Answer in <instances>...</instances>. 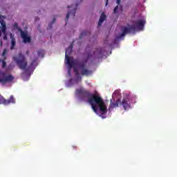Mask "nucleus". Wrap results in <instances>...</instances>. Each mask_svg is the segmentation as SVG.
<instances>
[{
	"mask_svg": "<svg viewBox=\"0 0 177 177\" xmlns=\"http://www.w3.org/2000/svg\"><path fill=\"white\" fill-rule=\"evenodd\" d=\"M84 55L86 57L83 62L79 64V68L81 71L82 75H91V74H92V71L85 68L86 67V64L88 60H91V59L95 60V59H101L103 57L102 48H98L96 50L92 51L91 48L86 47Z\"/></svg>",
	"mask_w": 177,
	"mask_h": 177,
	"instance_id": "1",
	"label": "nucleus"
},
{
	"mask_svg": "<svg viewBox=\"0 0 177 177\" xmlns=\"http://www.w3.org/2000/svg\"><path fill=\"white\" fill-rule=\"evenodd\" d=\"M88 103L91 104L94 113H97V109H99L101 114H106L108 111L107 106L100 95L91 94V97L88 99Z\"/></svg>",
	"mask_w": 177,
	"mask_h": 177,
	"instance_id": "2",
	"label": "nucleus"
},
{
	"mask_svg": "<svg viewBox=\"0 0 177 177\" xmlns=\"http://www.w3.org/2000/svg\"><path fill=\"white\" fill-rule=\"evenodd\" d=\"M12 59L20 70H26V68H27L28 62H27L26 55H24L23 53H19L17 55L13 57Z\"/></svg>",
	"mask_w": 177,
	"mask_h": 177,
	"instance_id": "3",
	"label": "nucleus"
},
{
	"mask_svg": "<svg viewBox=\"0 0 177 177\" xmlns=\"http://www.w3.org/2000/svg\"><path fill=\"white\" fill-rule=\"evenodd\" d=\"M122 106L124 110H127L128 107H129V99L128 97L123 98L122 101L121 102V100L118 99L116 100V102L114 103L113 102V100H110V105L109 107V111H111L115 107H118V106Z\"/></svg>",
	"mask_w": 177,
	"mask_h": 177,
	"instance_id": "4",
	"label": "nucleus"
},
{
	"mask_svg": "<svg viewBox=\"0 0 177 177\" xmlns=\"http://www.w3.org/2000/svg\"><path fill=\"white\" fill-rule=\"evenodd\" d=\"M75 95L78 96V97L82 102H89V99H91L92 96V93L89 92V91H86L84 88H80L75 91Z\"/></svg>",
	"mask_w": 177,
	"mask_h": 177,
	"instance_id": "5",
	"label": "nucleus"
},
{
	"mask_svg": "<svg viewBox=\"0 0 177 177\" xmlns=\"http://www.w3.org/2000/svg\"><path fill=\"white\" fill-rule=\"evenodd\" d=\"M71 52H73V44H71L70 46L68 48H66V53H65L66 64H68L70 68H73V67H74L75 66H77V62L73 60V57H71L70 56H68L71 55Z\"/></svg>",
	"mask_w": 177,
	"mask_h": 177,
	"instance_id": "6",
	"label": "nucleus"
},
{
	"mask_svg": "<svg viewBox=\"0 0 177 177\" xmlns=\"http://www.w3.org/2000/svg\"><path fill=\"white\" fill-rule=\"evenodd\" d=\"M13 80H15V77L12 75L8 74L6 72H0L1 84H8V82H12Z\"/></svg>",
	"mask_w": 177,
	"mask_h": 177,
	"instance_id": "7",
	"label": "nucleus"
},
{
	"mask_svg": "<svg viewBox=\"0 0 177 177\" xmlns=\"http://www.w3.org/2000/svg\"><path fill=\"white\" fill-rule=\"evenodd\" d=\"M135 26L131 25L129 27L123 26L122 27V33L119 35L118 37V39L124 38V36L127 35V34H131V32H133L135 34Z\"/></svg>",
	"mask_w": 177,
	"mask_h": 177,
	"instance_id": "8",
	"label": "nucleus"
},
{
	"mask_svg": "<svg viewBox=\"0 0 177 177\" xmlns=\"http://www.w3.org/2000/svg\"><path fill=\"white\" fill-rule=\"evenodd\" d=\"M133 23V25H131V26H135V28H136L135 32L142 31L143 30V28H145L146 21H145L144 19H138V20L134 21Z\"/></svg>",
	"mask_w": 177,
	"mask_h": 177,
	"instance_id": "9",
	"label": "nucleus"
},
{
	"mask_svg": "<svg viewBox=\"0 0 177 177\" xmlns=\"http://www.w3.org/2000/svg\"><path fill=\"white\" fill-rule=\"evenodd\" d=\"M21 34V37L23 39L24 44H30L31 42V37L28 36V32H24L21 29H19Z\"/></svg>",
	"mask_w": 177,
	"mask_h": 177,
	"instance_id": "10",
	"label": "nucleus"
},
{
	"mask_svg": "<svg viewBox=\"0 0 177 177\" xmlns=\"http://www.w3.org/2000/svg\"><path fill=\"white\" fill-rule=\"evenodd\" d=\"M11 103H16V100H15V97H13V95H11L10 99L5 100V98L0 95V104L8 105L11 104Z\"/></svg>",
	"mask_w": 177,
	"mask_h": 177,
	"instance_id": "11",
	"label": "nucleus"
},
{
	"mask_svg": "<svg viewBox=\"0 0 177 177\" xmlns=\"http://www.w3.org/2000/svg\"><path fill=\"white\" fill-rule=\"evenodd\" d=\"M77 6H78V4H76L75 8H73L71 11H69L66 14V19H65L66 23L68 21V19L70 18V16H72V17H74L75 16V12L77 10Z\"/></svg>",
	"mask_w": 177,
	"mask_h": 177,
	"instance_id": "12",
	"label": "nucleus"
},
{
	"mask_svg": "<svg viewBox=\"0 0 177 177\" xmlns=\"http://www.w3.org/2000/svg\"><path fill=\"white\" fill-rule=\"evenodd\" d=\"M104 20H106V15H104V12H102L101 14V16H100L99 21H98L99 27H100V26H102V24H103V22L104 21Z\"/></svg>",
	"mask_w": 177,
	"mask_h": 177,
	"instance_id": "13",
	"label": "nucleus"
},
{
	"mask_svg": "<svg viewBox=\"0 0 177 177\" xmlns=\"http://www.w3.org/2000/svg\"><path fill=\"white\" fill-rule=\"evenodd\" d=\"M0 24L1 26V31L5 34L6 32V24L3 19H0Z\"/></svg>",
	"mask_w": 177,
	"mask_h": 177,
	"instance_id": "14",
	"label": "nucleus"
},
{
	"mask_svg": "<svg viewBox=\"0 0 177 177\" xmlns=\"http://www.w3.org/2000/svg\"><path fill=\"white\" fill-rule=\"evenodd\" d=\"M15 46H16V39H15L13 37H11L10 50H13V49H15Z\"/></svg>",
	"mask_w": 177,
	"mask_h": 177,
	"instance_id": "15",
	"label": "nucleus"
},
{
	"mask_svg": "<svg viewBox=\"0 0 177 177\" xmlns=\"http://www.w3.org/2000/svg\"><path fill=\"white\" fill-rule=\"evenodd\" d=\"M85 35H91V31H88V30H84V31H83V32L80 34V37H79L80 39H82V38H83L84 36H85Z\"/></svg>",
	"mask_w": 177,
	"mask_h": 177,
	"instance_id": "16",
	"label": "nucleus"
},
{
	"mask_svg": "<svg viewBox=\"0 0 177 177\" xmlns=\"http://www.w3.org/2000/svg\"><path fill=\"white\" fill-rule=\"evenodd\" d=\"M37 55H38L39 57H44V56H45V50H39L37 51Z\"/></svg>",
	"mask_w": 177,
	"mask_h": 177,
	"instance_id": "17",
	"label": "nucleus"
},
{
	"mask_svg": "<svg viewBox=\"0 0 177 177\" xmlns=\"http://www.w3.org/2000/svg\"><path fill=\"white\" fill-rule=\"evenodd\" d=\"M0 62H2V68H5V67H6V62H5V60H2V59H1Z\"/></svg>",
	"mask_w": 177,
	"mask_h": 177,
	"instance_id": "18",
	"label": "nucleus"
},
{
	"mask_svg": "<svg viewBox=\"0 0 177 177\" xmlns=\"http://www.w3.org/2000/svg\"><path fill=\"white\" fill-rule=\"evenodd\" d=\"M56 21V18H53V21L50 24H49L48 27L49 28H52V24H54V23Z\"/></svg>",
	"mask_w": 177,
	"mask_h": 177,
	"instance_id": "19",
	"label": "nucleus"
},
{
	"mask_svg": "<svg viewBox=\"0 0 177 177\" xmlns=\"http://www.w3.org/2000/svg\"><path fill=\"white\" fill-rule=\"evenodd\" d=\"M13 27H14V28H17V30H18V31H19V29H20V28H19V25L17 24V23L14 24Z\"/></svg>",
	"mask_w": 177,
	"mask_h": 177,
	"instance_id": "20",
	"label": "nucleus"
},
{
	"mask_svg": "<svg viewBox=\"0 0 177 177\" xmlns=\"http://www.w3.org/2000/svg\"><path fill=\"white\" fill-rule=\"evenodd\" d=\"M73 71H74L75 75H78V74H80V73H78V69H77V68H74Z\"/></svg>",
	"mask_w": 177,
	"mask_h": 177,
	"instance_id": "21",
	"label": "nucleus"
},
{
	"mask_svg": "<svg viewBox=\"0 0 177 177\" xmlns=\"http://www.w3.org/2000/svg\"><path fill=\"white\" fill-rule=\"evenodd\" d=\"M118 10V6H116L113 10V13H117Z\"/></svg>",
	"mask_w": 177,
	"mask_h": 177,
	"instance_id": "22",
	"label": "nucleus"
},
{
	"mask_svg": "<svg viewBox=\"0 0 177 177\" xmlns=\"http://www.w3.org/2000/svg\"><path fill=\"white\" fill-rule=\"evenodd\" d=\"M117 93H119V91H115L114 93H113V96L117 95Z\"/></svg>",
	"mask_w": 177,
	"mask_h": 177,
	"instance_id": "23",
	"label": "nucleus"
},
{
	"mask_svg": "<svg viewBox=\"0 0 177 177\" xmlns=\"http://www.w3.org/2000/svg\"><path fill=\"white\" fill-rule=\"evenodd\" d=\"M6 49H4L2 53L3 56H5V55H6Z\"/></svg>",
	"mask_w": 177,
	"mask_h": 177,
	"instance_id": "24",
	"label": "nucleus"
},
{
	"mask_svg": "<svg viewBox=\"0 0 177 177\" xmlns=\"http://www.w3.org/2000/svg\"><path fill=\"white\" fill-rule=\"evenodd\" d=\"M3 39H4L5 41H6V39H8V36H6V35H5L3 37Z\"/></svg>",
	"mask_w": 177,
	"mask_h": 177,
	"instance_id": "25",
	"label": "nucleus"
},
{
	"mask_svg": "<svg viewBox=\"0 0 177 177\" xmlns=\"http://www.w3.org/2000/svg\"><path fill=\"white\" fill-rule=\"evenodd\" d=\"M117 3L118 5H120V3H121V0H117Z\"/></svg>",
	"mask_w": 177,
	"mask_h": 177,
	"instance_id": "26",
	"label": "nucleus"
},
{
	"mask_svg": "<svg viewBox=\"0 0 177 177\" xmlns=\"http://www.w3.org/2000/svg\"><path fill=\"white\" fill-rule=\"evenodd\" d=\"M35 62H37V61H33V62L30 64V67H32V66H33V64H34V63H35Z\"/></svg>",
	"mask_w": 177,
	"mask_h": 177,
	"instance_id": "27",
	"label": "nucleus"
},
{
	"mask_svg": "<svg viewBox=\"0 0 177 177\" xmlns=\"http://www.w3.org/2000/svg\"><path fill=\"white\" fill-rule=\"evenodd\" d=\"M26 55H30V51L29 50L26 51Z\"/></svg>",
	"mask_w": 177,
	"mask_h": 177,
	"instance_id": "28",
	"label": "nucleus"
},
{
	"mask_svg": "<svg viewBox=\"0 0 177 177\" xmlns=\"http://www.w3.org/2000/svg\"><path fill=\"white\" fill-rule=\"evenodd\" d=\"M108 4H109V0H106V6H107Z\"/></svg>",
	"mask_w": 177,
	"mask_h": 177,
	"instance_id": "29",
	"label": "nucleus"
},
{
	"mask_svg": "<svg viewBox=\"0 0 177 177\" xmlns=\"http://www.w3.org/2000/svg\"><path fill=\"white\" fill-rule=\"evenodd\" d=\"M72 148L74 149H77V147H75V146H73Z\"/></svg>",
	"mask_w": 177,
	"mask_h": 177,
	"instance_id": "30",
	"label": "nucleus"
},
{
	"mask_svg": "<svg viewBox=\"0 0 177 177\" xmlns=\"http://www.w3.org/2000/svg\"><path fill=\"white\" fill-rule=\"evenodd\" d=\"M73 8V5H72L71 6H68V8Z\"/></svg>",
	"mask_w": 177,
	"mask_h": 177,
	"instance_id": "31",
	"label": "nucleus"
},
{
	"mask_svg": "<svg viewBox=\"0 0 177 177\" xmlns=\"http://www.w3.org/2000/svg\"><path fill=\"white\" fill-rule=\"evenodd\" d=\"M1 35H2V32H1V30H0V37H1Z\"/></svg>",
	"mask_w": 177,
	"mask_h": 177,
	"instance_id": "32",
	"label": "nucleus"
},
{
	"mask_svg": "<svg viewBox=\"0 0 177 177\" xmlns=\"http://www.w3.org/2000/svg\"><path fill=\"white\" fill-rule=\"evenodd\" d=\"M38 19V20H39V19L38 18V17H37L36 19H35V20H37Z\"/></svg>",
	"mask_w": 177,
	"mask_h": 177,
	"instance_id": "33",
	"label": "nucleus"
},
{
	"mask_svg": "<svg viewBox=\"0 0 177 177\" xmlns=\"http://www.w3.org/2000/svg\"><path fill=\"white\" fill-rule=\"evenodd\" d=\"M0 45L2 46V41H1V44H0Z\"/></svg>",
	"mask_w": 177,
	"mask_h": 177,
	"instance_id": "34",
	"label": "nucleus"
},
{
	"mask_svg": "<svg viewBox=\"0 0 177 177\" xmlns=\"http://www.w3.org/2000/svg\"><path fill=\"white\" fill-rule=\"evenodd\" d=\"M81 80H82V78H81V77H80V81H81Z\"/></svg>",
	"mask_w": 177,
	"mask_h": 177,
	"instance_id": "35",
	"label": "nucleus"
},
{
	"mask_svg": "<svg viewBox=\"0 0 177 177\" xmlns=\"http://www.w3.org/2000/svg\"><path fill=\"white\" fill-rule=\"evenodd\" d=\"M68 73H70V69H69V71H68Z\"/></svg>",
	"mask_w": 177,
	"mask_h": 177,
	"instance_id": "36",
	"label": "nucleus"
}]
</instances>
